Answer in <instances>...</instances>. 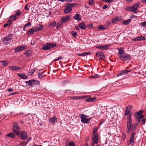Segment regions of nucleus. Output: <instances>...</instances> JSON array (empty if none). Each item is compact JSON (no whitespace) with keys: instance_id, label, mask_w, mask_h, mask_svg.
<instances>
[{"instance_id":"obj_1","label":"nucleus","mask_w":146,"mask_h":146,"mask_svg":"<svg viewBox=\"0 0 146 146\" xmlns=\"http://www.w3.org/2000/svg\"><path fill=\"white\" fill-rule=\"evenodd\" d=\"M21 128L17 122H14L13 124L12 131L17 136L20 135Z\"/></svg>"},{"instance_id":"obj_2","label":"nucleus","mask_w":146,"mask_h":146,"mask_svg":"<svg viewBox=\"0 0 146 146\" xmlns=\"http://www.w3.org/2000/svg\"><path fill=\"white\" fill-rule=\"evenodd\" d=\"M13 35L12 34H9L6 37L4 38L2 42L3 44L5 45H7L10 44L11 40L13 38Z\"/></svg>"},{"instance_id":"obj_3","label":"nucleus","mask_w":146,"mask_h":146,"mask_svg":"<svg viewBox=\"0 0 146 146\" xmlns=\"http://www.w3.org/2000/svg\"><path fill=\"white\" fill-rule=\"evenodd\" d=\"M80 117L81 119V121L82 122L85 123H89L90 120L91 118H87V116L85 115L84 114L82 113L80 115Z\"/></svg>"},{"instance_id":"obj_4","label":"nucleus","mask_w":146,"mask_h":146,"mask_svg":"<svg viewBox=\"0 0 146 146\" xmlns=\"http://www.w3.org/2000/svg\"><path fill=\"white\" fill-rule=\"evenodd\" d=\"M56 46L55 43H46L45 45H42V49L44 50H50L52 48H54Z\"/></svg>"},{"instance_id":"obj_5","label":"nucleus","mask_w":146,"mask_h":146,"mask_svg":"<svg viewBox=\"0 0 146 146\" xmlns=\"http://www.w3.org/2000/svg\"><path fill=\"white\" fill-rule=\"evenodd\" d=\"M125 10L133 12L135 13H137V4H135L133 6H127L125 8Z\"/></svg>"},{"instance_id":"obj_6","label":"nucleus","mask_w":146,"mask_h":146,"mask_svg":"<svg viewBox=\"0 0 146 146\" xmlns=\"http://www.w3.org/2000/svg\"><path fill=\"white\" fill-rule=\"evenodd\" d=\"M26 84H28L29 86H32L35 84L39 85L40 84V82L38 80H36L34 79H32L31 80H29L26 82Z\"/></svg>"},{"instance_id":"obj_7","label":"nucleus","mask_w":146,"mask_h":146,"mask_svg":"<svg viewBox=\"0 0 146 146\" xmlns=\"http://www.w3.org/2000/svg\"><path fill=\"white\" fill-rule=\"evenodd\" d=\"M20 138L23 140H26L28 137V135L26 132L24 131H22L20 133V135L19 136Z\"/></svg>"},{"instance_id":"obj_8","label":"nucleus","mask_w":146,"mask_h":146,"mask_svg":"<svg viewBox=\"0 0 146 146\" xmlns=\"http://www.w3.org/2000/svg\"><path fill=\"white\" fill-rule=\"evenodd\" d=\"M132 122V119L131 117H129L128 119L127 123V131L128 133H129L130 132L131 130V123Z\"/></svg>"},{"instance_id":"obj_9","label":"nucleus","mask_w":146,"mask_h":146,"mask_svg":"<svg viewBox=\"0 0 146 146\" xmlns=\"http://www.w3.org/2000/svg\"><path fill=\"white\" fill-rule=\"evenodd\" d=\"M119 57L120 59L123 60H129L130 59V56L128 54H123L122 56L119 55Z\"/></svg>"},{"instance_id":"obj_10","label":"nucleus","mask_w":146,"mask_h":146,"mask_svg":"<svg viewBox=\"0 0 146 146\" xmlns=\"http://www.w3.org/2000/svg\"><path fill=\"white\" fill-rule=\"evenodd\" d=\"M135 136V133L133 132L132 133L131 137L130 140H128L127 141V143L128 145H130L131 143H132V145L134 143V138Z\"/></svg>"},{"instance_id":"obj_11","label":"nucleus","mask_w":146,"mask_h":146,"mask_svg":"<svg viewBox=\"0 0 146 146\" xmlns=\"http://www.w3.org/2000/svg\"><path fill=\"white\" fill-rule=\"evenodd\" d=\"M27 46L25 45H21L17 47L15 49V52H19L26 49Z\"/></svg>"},{"instance_id":"obj_12","label":"nucleus","mask_w":146,"mask_h":146,"mask_svg":"<svg viewBox=\"0 0 146 146\" xmlns=\"http://www.w3.org/2000/svg\"><path fill=\"white\" fill-rule=\"evenodd\" d=\"M96 55L98 57L99 60H103L104 59L105 56L103 53L100 52L96 53Z\"/></svg>"},{"instance_id":"obj_13","label":"nucleus","mask_w":146,"mask_h":146,"mask_svg":"<svg viewBox=\"0 0 146 146\" xmlns=\"http://www.w3.org/2000/svg\"><path fill=\"white\" fill-rule=\"evenodd\" d=\"M71 19V17L70 15H67L61 18V22L62 23H64L68 21Z\"/></svg>"},{"instance_id":"obj_14","label":"nucleus","mask_w":146,"mask_h":146,"mask_svg":"<svg viewBox=\"0 0 146 146\" xmlns=\"http://www.w3.org/2000/svg\"><path fill=\"white\" fill-rule=\"evenodd\" d=\"M8 68L13 71L20 70L21 69V67L14 66H8Z\"/></svg>"},{"instance_id":"obj_15","label":"nucleus","mask_w":146,"mask_h":146,"mask_svg":"<svg viewBox=\"0 0 146 146\" xmlns=\"http://www.w3.org/2000/svg\"><path fill=\"white\" fill-rule=\"evenodd\" d=\"M44 27L43 25L40 24H38L36 25L34 28L35 29V32L39 31L42 30Z\"/></svg>"},{"instance_id":"obj_16","label":"nucleus","mask_w":146,"mask_h":146,"mask_svg":"<svg viewBox=\"0 0 146 146\" xmlns=\"http://www.w3.org/2000/svg\"><path fill=\"white\" fill-rule=\"evenodd\" d=\"M72 8L70 7L67 4L65 6V8L64 10V12L66 14L70 13L72 11Z\"/></svg>"},{"instance_id":"obj_17","label":"nucleus","mask_w":146,"mask_h":146,"mask_svg":"<svg viewBox=\"0 0 146 146\" xmlns=\"http://www.w3.org/2000/svg\"><path fill=\"white\" fill-rule=\"evenodd\" d=\"M86 97V96H74L73 97H71L70 98V99L74 100H78L80 99H84Z\"/></svg>"},{"instance_id":"obj_18","label":"nucleus","mask_w":146,"mask_h":146,"mask_svg":"<svg viewBox=\"0 0 146 146\" xmlns=\"http://www.w3.org/2000/svg\"><path fill=\"white\" fill-rule=\"evenodd\" d=\"M94 137L92 138V140L93 141L95 142V143H97L98 141V133H96L94 136Z\"/></svg>"},{"instance_id":"obj_19","label":"nucleus","mask_w":146,"mask_h":146,"mask_svg":"<svg viewBox=\"0 0 146 146\" xmlns=\"http://www.w3.org/2000/svg\"><path fill=\"white\" fill-rule=\"evenodd\" d=\"M109 46L108 45H106L99 46L97 47V48L103 50H106L108 48Z\"/></svg>"},{"instance_id":"obj_20","label":"nucleus","mask_w":146,"mask_h":146,"mask_svg":"<svg viewBox=\"0 0 146 146\" xmlns=\"http://www.w3.org/2000/svg\"><path fill=\"white\" fill-rule=\"evenodd\" d=\"M57 121V119L55 117L51 118L49 120V121L52 123H54Z\"/></svg>"},{"instance_id":"obj_21","label":"nucleus","mask_w":146,"mask_h":146,"mask_svg":"<svg viewBox=\"0 0 146 146\" xmlns=\"http://www.w3.org/2000/svg\"><path fill=\"white\" fill-rule=\"evenodd\" d=\"M74 18L75 20H76L78 21L81 20L80 16L79 14L78 13H76L75 16L74 17Z\"/></svg>"},{"instance_id":"obj_22","label":"nucleus","mask_w":146,"mask_h":146,"mask_svg":"<svg viewBox=\"0 0 146 146\" xmlns=\"http://www.w3.org/2000/svg\"><path fill=\"white\" fill-rule=\"evenodd\" d=\"M35 32V28H32L30 29L27 32V34L28 35H31L33 34Z\"/></svg>"},{"instance_id":"obj_23","label":"nucleus","mask_w":146,"mask_h":146,"mask_svg":"<svg viewBox=\"0 0 146 146\" xmlns=\"http://www.w3.org/2000/svg\"><path fill=\"white\" fill-rule=\"evenodd\" d=\"M0 63L1 65L4 66H5L9 64V62L7 60L1 61H0Z\"/></svg>"},{"instance_id":"obj_24","label":"nucleus","mask_w":146,"mask_h":146,"mask_svg":"<svg viewBox=\"0 0 146 146\" xmlns=\"http://www.w3.org/2000/svg\"><path fill=\"white\" fill-rule=\"evenodd\" d=\"M96 99V97H94L93 98H88L86 99L85 101L86 102H92L95 101Z\"/></svg>"},{"instance_id":"obj_25","label":"nucleus","mask_w":146,"mask_h":146,"mask_svg":"<svg viewBox=\"0 0 146 146\" xmlns=\"http://www.w3.org/2000/svg\"><path fill=\"white\" fill-rule=\"evenodd\" d=\"M91 53L90 52H84L82 53H79L78 55L80 56H83L88 55H89L91 54Z\"/></svg>"},{"instance_id":"obj_26","label":"nucleus","mask_w":146,"mask_h":146,"mask_svg":"<svg viewBox=\"0 0 146 146\" xmlns=\"http://www.w3.org/2000/svg\"><path fill=\"white\" fill-rule=\"evenodd\" d=\"M32 53V52L31 50H28L25 52V54L27 56H29L31 55Z\"/></svg>"},{"instance_id":"obj_27","label":"nucleus","mask_w":146,"mask_h":146,"mask_svg":"<svg viewBox=\"0 0 146 146\" xmlns=\"http://www.w3.org/2000/svg\"><path fill=\"white\" fill-rule=\"evenodd\" d=\"M119 52L118 54H119V55H121L122 56L124 53V50L122 48H120L118 49Z\"/></svg>"},{"instance_id":"obj_28","label":"nucleus","mask_w":146,"mask_h":146,"mask_svg":"<svg viewBox=\"0 0 146 146\" xmlns=\"http://www.w3.org/2000/svg\"><path fill=\"white\" fill-rule=\"evenodd\" d=\"M17 75L21 78L25 79L28 78V76L25 74H17Z\"/></svg>"},{"instance_id":"obj_29","label":"nucleus","mask_w":146,"mask_h":146,"mask_svg":"<svg viewBox=\"0 0 146 146\" xmlns=\"http://www.w3.org/2000/svg\"><path fill=\"white\" fill-rule=\"evenodd\" d=\"M131 21V20L130 19H128L127 20H123L122 22V23L125 25H128L129 23Z\"/></svg>"},{"instance_id":"obj_30","label":"nucleus","mask_w":146,"mask_h":146,"mask_svg":"<svg viewBox=\"0 0 146 146\" xmlns=\"http://www.w3.org/2000/svg\"><path fill=\"white\" fill-rule=\"evenodd\" d=\"M6 136L11 138H14L15 137V135L14 133H10L8 134H7Z\"/></svg>"},{"instance_id":"obj_31","label":"nucleus","mask_w":146,"mask_h":146,"mask_svg":"<svg viewBox=\"0 0 146 146\" xmlns=\"http://www.w3.org/2000/svg\"><path fill=\"white\" fill-rule=\"evenodd\" d=\"M130 72V70H123L122 71L120 74H118L117 75V76H120L121 74H127Z\"/></svg>"},{"instance_id":"obj_32","label":"nucleus","mask_w":146,"mask_h":146,"mask_svg":"<svg viewBox=\"0 0 146 146\" xmlns=\"http://www.w3.org/2000/svg\"><path fill=\"white\" fill-rule=\"evenodd\" d=\"M144 116L143 115H137V124L139 123L140 121V119L144 118Z\"/></svg>"},{"instance_id":"obj_33","label":"nucleus","mask_w":146,"mask_h":146,"mask_svg":"<svg viewBox=\"0 0 146 146\" xmlns=\"http://www.w3.org/2000/svg\"><path fill=\"white\" fill-rule=\"evenodd\" d=\"M79 26L80 28L82 29H84L85 28V24L83 22L80 23L79 25Z\"/></svg>"},{"instance_id":"obj_34","label":"nucleus","mask_w":146,"mask_h":146,"mask_svg":"<svg viewBox=\"0 0 146 146\" xmlns=\"http://www.w3.org/2000/svg\"><path fill=\"white\" fill-rule=\"evenodd\" d=\"M22 14V13L20 10H19L17 11H16L15 15V16L17 17H19Z\"/></svg>"},{"instance_id":"obj_35","label":"nucleus","mask_w":146,"mask_h":146,"mask_svg":"<svg viewBox=\"0 0 146 146\" xmlns=\"http://www.w3.org/2000/svg\"><path fill=\"white\" fill-rule=\"evenodd\" d=\"M37 70L36 68H34L32 69L29 73V74L30 76H31L32 74Z\"/></svg>"},{"instance_id":"obj_36","label":"nucleus","mask_w":146,"mask_h":146,"mask_svg":"<svg viewBox=\"0 0 146 146\" xmlns=\"http://www.w3.org/2000/svg\"><path fill=\"white\" fill-rule=\"evenodd\" d=\"M145 39V37L142 36H137V40H141Z\"/></svg>"},{"instance_id":"obj_37","label":"nucleus","mask_w":146,"mask_h":146,"mask_svg":"<svg viewBox=\"0 0 146 146\" xmlns=\"http://www.w3.org/2000/svg\"><path fill=\"white\" fill-rule=\"evenodd\" d=\"M10 18L13 21L16 20L17 17L15 16V15H14L11 16L10 17Z\"/></svg>"},{"instance_id":"obj_38","label":"nucleus","mask_w":146,"mask_h":146,"mask_svg":"<svg viewBox=\"0 0 146 146\" xmlns=\"http://www.w3.org/2000/svg\"><path fill=\"white\" fill-rule=\"evenodd\" d=\"M28 143V141L26 142L25 141H23L20 143V145L21 146H25Z\"/></svg>"},{"instance_id":"obj_39","label":"nucleus","mask_w":146,"mask_h":146,"mask_svg":"<svg viewBox=\"0 0 146 146\" xmlns=\"http://www.w3.org/2000/svg\"><path fill=\"white\" fill-rule=\"evenodd\" d=\"M131 112L129 110H127L126 109L125 111V115H131Z\"/></svg>"},{"instance_id":"obj_40","label":"nucleus","mask_w":146,"mask_h":146,"mask_svg":"<svg viewBox=\"0 0 146 146\" xmlns=\"http://www.w3.org/2000/svg\"><path fill=\"white\" fill-rule=\"evenodd\" d=\"M67 5L68 6L70 7H71V8H72V7H73L75 5H76L77 4L76 3H68L67 4Z\"/></svg>"},{"instance_id":"obj_41","label":"nucleus","mask_w":146,"mask_h":146,"mask_svg":"<svg viewBox=\"0 0 146 146\" xmlns=\"http://www.w3.org/2000/svg\"><path fill=\"white\" fill-rule=\"evenodd\" d=\"M71 34L74 37L76 38L77 35V33L76 32L72 31L71 32Z\"/></svg>"},{"instance_id":"obj_42","label":"nucleus","mask_w":146,"mask_h":146,"mask_svg":"<svg viewBox=\"0 0 146 146\" xmlns=\"http://www.w3.org/2000/svg\"><path fill=\"white\" fill-rule=\"evenodd\" d=\"M92 78H97L99 77V76L97 74H95L93 76H90Z\"/></svg>"},{"instance_id":"obj_43","label":"nucleus","mask_w":146,"mask_h":146,"mask_svg":"<svg viewBox=\"0 0 146 146\" xmlns=\"http://www.w3.org/2000/svg\"><path fill=\"white\" fill-rule=\"evenodd\" d=\"M95 3L94 1L93 0H89L88 2V4L90 5H93Z\"/></svg>"},{"instance_id":"obj_44","label":"nucleus","mask_w":146,"mask_h":146,"mask_svg":"<svg viewBox=\"0 0 146 146\" xmlns=\"http://www.w3.org/2000/svg\"><path fill=\"white\" fill-rule=\"evenodd\" d=\"M63 25V24L62 23H58L57 25V26H56V28H59L61 26H62Z\"/></svg>"},{"instance_id":"obj_45","label":"nucleus","mask_w":146,"mask_h":146,"mask_svg":"<svg viewBox=\"0 0 146 146\" xmlns=\"http://www.w3.org/2000/svg\"><path fill=\"white\" fill-rule=\"evenodd\" d=\"M98 29L100 30H105L106 28L103 25H100L98 27Z\"/></svg>"},{"instance_id":"obj_46","label":"nucleus","mask_w":146,"mask_h":146,"mask_svg":"<svg viewBox=\"0 0 146 146\" xmlns=\"http://www.w3.org/2000/svg\"><path fill=\"white\" fill-rule=\"evenodd\" d=\"M118 17H115L114 19H113L112 21L113 23L117 21H119Z\"/></svg>"},{"instance_id":"obj_47","label":"nucleus","mask_w":146,"mask_h":146,"mask_svg":"<svg viewBox=\"0 0 146 146\" xmlns=\"http://www.w3.org/2000/svg\"><path fill=\"white\" fill-rule=\"evenodd\" d=\"M56 22L54 21V22H52V23H51L50 24V25L52 27H54L56 25Z\"/></svg>"},{"instance_id":"obj_48","label":"nucleus","mask_w":146,"mask_h":146,"mask_svg":"<svg viewBox=\"0 0 146 146\" xmlns=\"http://www.w3.org/2000/svg\"><path fill=\"white\" fill-rule=\"evenodd\" d=\"M143 113V111L142 110L139 111L138 112H137V115H142V114Z\"/></svg>"},{"instance_id":"obj_49","label":"nucleus","mask_w":146,"mask_h":146,"mask_svg":"<svg viewBox=\"0 0 146 146\" xmlns=\"http://www.w3.org/2000/svg\"><path fill=\"white\" fill-rule=\"evenodd\" d=\"M31 25V23L29 22L27 23L25 25V27H30Z\"/></svg>"},{"instance_id":"obj_50","label":"nucleus","mask_w":146,"mask_h":146,"mask_svg":"<svg viewBox=\"0 0 146 146\" xmlns=\"http://www.w3.org/2000/svg\"><path fill=\"white\" fill-rule=\"evenodd\" d=\"M75 146V143L74 142H70L69 145L68 146Z\"/></svg>"},{"instance_id":"obj_51","label":"nucleus","mask_w":146,"mask_h":146,"mask_svg":"<svg viewBox=\"0 0 146 146\" xmlns=\"http://www.w3.org/2000/svg\"><path fill=\"white\" fill-rule=\"evenodd\" d=\"M62 58V56H60L58 57L57 59H54L53 60V61H58V60H61Z\"/></svg>"},{"instance_id":"obj_52","label":"nucleus","mask_w":146,"mask_h":146,"mask_svg":"<svg viewBox=\"0 0 146 146\" xmlns=\"http://www.w3.org/2000/svg\"><path fill=\"white\" fill-rule=\"evenodd\" d=\"M38 77L39 78L42 79L43 78V76L40 73H38Z\"/></svg>"},{"instance_id":"obj_53","label":"nucleus","mask_w":146,"mask_h":146,"mask_svg":"<svg viewBox=\"0 0 146 146\" xmlns=\"http://www.w3.org/2000/svg\"><path fill=\"white\" fill-rule=\"evenodd\" d=\"M141 24L142 25V26L143 27L146 26V21H145L143 22V23H141Z\"/></svg>"},{"instance_id":"obj_54","label":"nucleus","mask_w":146,"mask_h":146,"mask_svg":"<svg viewBox=\"0 0 146 146\" xmlns=\"http://www.w3.org/2000/svg\"><path fill=\"white\" fill-rule=\"evenodd\" d=\"M132 108V106H128L126 109L127 110H129L130 111Z\"/></svg>"},{"instance_id":"obj_55","label":"nucleus","mask_w":146,"mask_h":146,"mask_svg":"<svg viewBox=\"0 0 146 146\" xmlns=\"http://www.w3.org/2000/svg\"><path fill=\"white\" fill-rule=\"evenodd\" d=\"M146 121V119L144 118H143L142 119V120H141V123L142 124H144L145 122Z\"/></svg>"},{"instance_id":"obj_56","label":"nucleus","mask_w":146,"mask_h":146,"mask_svg":"<svg viewBox=\"0 0 146 146\" xmlns=\"http://www.w3.org/2000/svg\"><path fill=\"white\" fill-rule=\"evenodd\" d=\"M11 21L10 20H9L7 21V24L8 25V26H10L11 24Z\"/></svg>"},{"instance_id":"obj_57","label":"nucleus","mask_w":146,"mask_h":146,"mask_svg":"<svg viewBox=\"0 0 146 146\" xmlns=\"http://www.w3.org/2000/svg\"><path fill=\"white\" fill-rule=\"evenodd\" d=\"M136 126L135 125L133 124L132 125H131V129H134L135 128Z\"/></svg>"},{"instance_id":"obj_58","label":"nucleus","mask_w":146,"mask_h":146,"mask_svg":"<svg viewBox=\"0 0 146 146\" xmlns=\"http://www.w3.org/2000/svg\"><path fill=\"white\" fill-rule=\"evenodd\" d=\"M25 9L26 10H28L29 9V7H28V5H26L25 7Z\"/></svg>"},{"instance_id":"obj_59","label":"nucleus","mask_w":146,"mask_h":146,"mask_svg":"<svg viewBox=\"0 0 146 146\" xmlns=\"http://www.w3.org/2000/svg\"><path fill=\"white\" fill-rule=\"evenodd\" d=\"M97 129H96V128H94V130H93V134L94 135V134H95L96 132L97 131Z\"/></svg>"},{"instance_id":"obj_60","label":"nucleus","mask_w":146,"mask_h":146,"mask_svg":"<svg viewBox=\"0 0 146 146\" xmlns=\"http://www.w3.org/2000/svg\"><path fill=\"white\" fill-rule=\"evenodd\" d=\"M108 7L107 5H105L102 7V9H106Z\"/></svg>"},{"instance_id":"obj_61","label":"nucleus","mask_w":146,"mask_h":146,"mask_svg":"<svg viewBox=\"0 0 146 146\" xmlns=\"http://www.w3.org/2000/svg\"><path fill=\"white\" fill-rule=\"evenodd\" d=\"M13 90L11 88H9L8 89V91L9 92H12L13 91Z\"/></svg>"},{"instance_id":"obj_62","label":"nucleus","mask_w":146,"mask_h":146,"mask_svg":"<svg viewBox=\"0 0 146 146\" xmlns=\"http://www.w3.org/2000/svg\"><path fill=\"white\" fill-rule=\"evenodd\" d=\"M111 22H108L106 24L108 25H109L111 24Z\"/></svg>"},{"instance_id":"obj_63","label":"nucleus","mask_w":146,"mask_h":146,"mask_svg":"<svg viewBox=\"0 0 146 146\" xmlns=\"http://www.w3.org/2000/svg\"><path fill=\"white\" fill-rule=\"evenodd\" d=\"M95 143V142H94V141H93L92 142L91 146H94V144Z\"/></svg>"},{"instance_id":"obj_64","label":"nucleus","mask_w":146,"mask_h":146,"mask_svg":"<svg viewBox=\"0 0 146 146\" xmlns=\"http://www.w3.org/2000/svg\"><path fill=\"white\" fill-rule=\"evenodd\" d=\"M8 25L6 23L5 24H4V28H5L7 26H8Z\"/></svg>"}]
</instances>
